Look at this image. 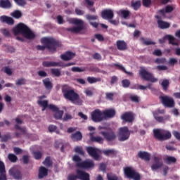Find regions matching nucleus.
I'll return each mask as SVG.
<instances>
[{
	"instance_id": "f257e3e1",
	"label": "nucleus",
	"mask_w": 180,
	"mask_h": 180,
	"mask_svg": "<svg viewBox=\"0 0 180 180\" xmlns=\"http://www.w3.org/2000/svg\"><path fill=\"white\" fill-rule=\"evenodd\" d=\"M41 43L44 45L37 46V50H40L41 51H44L47 49L49 51L54 52L56 51L57 47H61V42L53 37H43L41 39Z\"/></svg>"
},
{
	"instance_id": "f03ea898",
	"label": "nucleus",
	"mask_w": 180,
	"mask_h": 180,
	"mask_svg": "<svg viewBox=\"0 0 180 180\" xmlns=\"http://www.w3.org/2000/svg\"><path fill=\"white\" fill-rule=\"evenodd\" d=\"M62 94L65 99L70 101L74 105L81 106L82 105V99L79 98V95L74 91V89H70L68 85H63L62 86Z\"/></svg>"
},
{
	"instance_id": "7ed1b4c3",
	"label": "nucleus",
	"mask_w": 180,
	"mask_h": 180,
	"mask_svg": "<svg viewBox=\"0 0 180 180\" xmlns=\"http://www.w3.org/2000/svg\"><path fill=\"white\" fill-rule=\"evenodd\" d=\"M13 33L15 36H18V34H22L25 39H34L35 37L33 32L30 30V28L22 22L18 23L13 28Z\"/></svg>"
},
{
	"instance_id": "20e7f679",
	"label": "nucleus",
	"mask_w": 180,
	"mask_h": 180,
	"mask_svg": "<svg viewBox=\"0 0 180 180\" xmlns=\"http://www.w3.org/2000/svg\"><path fill=\"white\" fill-rule=\"evenodd\" d=\"M72 23L76 25L77 27L67 28V32L78 34V33H81L84 29H86V24L81 19L74 18L72 20Z\"/></svg>"
},
{
	"instance_id": "39448f33",
	"label": "nucleus",
	"mask_w": 180,
	"mask_h": 180,
	"mask_svg": "<svg viewBox=\"0 0 180 180\" xmlns=\"http://www.w3.org/2000/svg\"><path fill=\"white\" fill-rule=\"evenodd\" d=\"M153 137L158 141H165L169 140L172 135L169 131L162 129H153Z\"/></svg>"
},
{
	"instance_id": "423d86ee",
	"label": "nucleus",
	"mask_w": 180,
	"mask_h": 180,
	"mask_svg": "<svg viewBox=\"0 0 180 180\" xmlns=\"http://www.w3.org/2000/svg\"><path fill=\"white\" fill-rule=\"evenodd\" d=\"M72 161L75 162L77 168H94V167H95V163L93 160H86L82 162V159H81L79 156L77 155H75L72 157Z\"/></svg>"
},
{
	"instance_id": "0eeeda50",
	"label": "nucleus",
	"mask_w": 180,
	"mask_h": 180,
	"mask_svg": "<svg viewBox=\"0 0 180 180\" xmlns=\"http://www.w3.org/2000/svg\"><path fill=\"white\" fill-rule=\"evenodd\" d=\"M124 174L125 178H128V179H133V180L141 179L140 174H139V172H137L131 167H124Z\"/></svg>"
},
{
	"instance_id": "6e6552de",
	"label": "nucleus",
	"mask_w": 180,
	"mask_h": 180,
	"mask_svg": "<svg viewBox=\"0 0 180 180\" xmlns=\"http://www.w3.org/2000/svg\"><path fill=\"white\" fill-rule=\"evenodd\" d=\"M133 133V131L129 130L128 127H122L118 129V140L119 141H126L130 139V134Z\"/></svg>"
},
{
	"instance_id": "1a4fd4ad",
	"label": "nucleus",
	"mask_w": 180,
	"mask_h": 180,
	"mask_svg": "<svg viewBox=\"0 0 180 180\" xmlns=\"http://www.w3.org/2000/svg\"><path fill=\"white\" fill-rule=\"evenodd\" d=\"M153 115L154 119L156 120V122H158V123H165L167 120H169V115H165L164 117L160 116V115H165V110L160 109L153 111Z\"/></svg>"
},
{
	"instance_id": "9d476101",
	"label": "nucleus",
	"mask_w": 180,
	"mask_h": 180,
	"mask_svg": "<svg viewBox=\"0 0 180 180\" xmlns=\"http://www.w3.org/2000/svg\"><path fill=\"white\" fill-rule=\"evenodd\" d=\"M139 75L141 77L142 79L145 81H148L149 82H157L158 79L154 77V75L151 72H148L145 68H142L139 70Z\"/></svg>"
},
{
	"instance_id": "9b49d317",
	"label": "nucleus",
	"mask_w": 180,
	"mask_h": 180,
	"mask_svg": "<svg viewBox=\"0 0 180 180\" xmlns=\"http://www.w3.org/2000/svg\"><path fill=\"white\" fill-rule=\"evenodd\" d=\"M159 98L160 99L162 105H165V108H174L175 107V101L172 97L169 96H160Z\"/></svg>"
},
{
	"instance_id": "f8f14e48",
	"label": "nucleus",
	"mask_w": 180,
	"mask_h": 180,
	"mask_svg": "<svg viewBox=\"0 0 180 180\" xmlns=\"http://www.w3.org/2000/svg\"><path fill=\"white\" fill-rule=\"evenodd\" d=\"M43 67H71V65H75V63H68L66 64H63L61 62H51V61H44L42 63Z\"/></svg>"
},
{
	"instance_id": "ddd939ff",
	"label": "nucleus",
	"mask_w": 180,
	"mask_h": 180,
	"mask_svg": "<svg viewBox=\"0 0 180 180\" xmlns=\"http://www.w3.org/2000/svg\"><path fill=\"white\" fill-rule=\"evenodd\" d=\"M91 120L95 122V123H99L102 120H105V117H103V112L101 111L99 109H96L91 112Z\"/></svg>"
},
{
	"instance_id": "4468645a",
	"label": "nucleus",
	"mask_w": 180,
	"mask_h": 180,
	"mask_svg": "<svg viewBox=\"0 0 180 180\" xmlns=\"http://www.w3.org/2000/svg\"><path fill=\"white\" fill-rule=\"evenodd\" d=\"M100 134H101V136L104 137L105 140H106V141H108V142L115 141V140H116L117 137L116 136V133L114 132V131L112 129H110L106 131H101Z\"/></svg>"
},
{
	"instance_id": "2eb2a0df",
	"label": "nucleus",
	"mask_w": 180,
	"mask_h": 180,
	"mask_svg": "<svg viewBox=\"0 0 180 180\" xmlns=\"http://www.w3.org/2000/svg\"><path fill=\"white\" fill-rule=\"evenodd\" d=\"M8 174L10 176H12V178L15 180H22L23 178V174H22V172L17 167L11 168L8 171Z\"/></svg>"
},
{
	"instance_id": "dca6fc26",
	"label": "nucleus",
	"mask_w": 180,
	"mask_h": 180,
	"mask_svg": "<svg viewBox=\"0 0 180 180\" xmlns=\"http://www.w3.org/2000/svg\"><path fill=\"white\" fill-rule=\"evenodd\" d=\"M120 117L125 123H133L134 122V114L130 111L124 112Z\"/></svg>"
},
{
	"instance_id": "f3484780",
	"label": "nucleus",
	"mask_w": 180,
	"mask_h": 180,
	"mask_svg": "<svg viewBox=\"0 0 180 180\" xmlns=\"http://www.w3.org/2000/svg\"><path fill=\"white\" fill-rule=\"evenodd\" d=\"M86 151L89 155L92 157L94 160H95L96 161H98V160H99V158L101 157L99 155V153H98V151H99V149L96 148H94L92 146H89L86 148Z\"/></svg>"
},
{
	"instance_id": "a211bd4d",
	"label": "nucleus",
	"mask_w": 180,
	"mask_h": 180,
	"mask_svg": "<svg viewBox=\"0 0 180 180\" xmlns=\"http://www.w3.org/2000/svg\"><path fill=\"white\" fill-rule=\"evenodd\" d=\"M153 161L155 163L151 166L153 171H155V169H160V168L162 167L163 163L161 157L153 155Z\"/></svg>"
},
{
	"instance_id": "6ab92c4d",
	"label": "nucleus",
	"mask_w": 180,
	"mask_h": 180,
	"mask_svg": "<svg viewBox=\"0 0 180 180\" xmlns=\"http://www.w3.org/2000/svg\"><path fill=\"white\" fill-rule=\"evenodd\" d=\"M172 12H174V6L167 5L165 7V8L159 10L158 13L161 15L162 18H165V13H171Z\"/></svg>"
},
{
	"instance_id": "aec40b11",
	"label": "nucleus",
	"mask_w": 180,
	"mask_h": 180,
	"mask_svg": "<svg viewBox=\"0 0 180 180\" xmlns=\"http://www.w3.org/2000/svg\"><path fill=\"white\" fill-rule=\"evenodd\" d=\"M101 16L103 19L109 20L110 19H113V16H115V14L113 13V11L110 9H106L101 12Z\"/></svg>"
},
{
	"instance_id": "412c9836",
	"label": "nucleus",
	"mask_w": 180,
	"mask_h": 180,
	"mask_svg": "<svg viewBox=\"0 0 180 180\" xmlns=\"http://www.w3.org/2000/svg\"><path fill=\"white\" fill-rule=\"evenodd\" d=\"M116 47L120 51H126L127 50V43L124 40H117L116 41Z\"/></svg>"
},
{
	"instance_id": "4be33fe9",
	"label": "nucleus",
	"mask_w": 180,
	"mask_h": 180,
	"mask_svg": "<svg viewBox=\"0 0 180 180\" xmlns=\"http://www.w3.org/2000/svg\"><path fill=\"white\" fill-rule=\"evenodd\" d=\"M103 115L104 120L105 119H112V117H115L116 115V111L114 109H108L103 111Z\"/></svg>"
},
{
	"instance_id": "5701e85b",
	"label": "nucleus",
	"mask_w": 180,
	"mask_h": 180,
	"mask_svg": "<svg viewBox=\"0 0 180 180\" xmlns=\"http://www.w3.org/2000/svg\"><path fill=\"white\" fill-rule=\"evenodd\" d=\"M0 20L3 23H6L7 25H9L10 26H12L15 24V20L11 17H8L6 15H2L0 17Z\"/></svg>"
},
{
	"instance_id": "b1692460",
	"label": "nucleus",
	"mask_w": 180,
	"mask_h": 180,
	"mask_svg": "<svg viewBox=\"0 0 180 180\" xmlns=\"http://www.w3.org/2000/svg\"><path fill=\"white\" fill-rule=\"evenodd\" d=\"M74 57H75V53L71 51H67L65 54L60 56V58L63 60V61H70V60H72Z\"/></svg>"
},
{
	"instance_id": "393cba45",
	"label": "nucleus",
	"mask_w": 180,
	"mask_h": 180,
	"mask_svg": "<svg viewBox=\"0 0 180 180\" xmlns=\"http://www.w3.org/2000/svg\"><path fill=\"white\" fill-rule=\"evenodd\" d=\"M76 172L78 175L79 179H80V180H90L89 174L85 172L84 171L77 169L76 171Z\"/></svg>"
},
{
	"instance_id": "a878e982",
	"label": "nucleus",
	"mask_w": 180,
	"mask_h": 180,
	"mask_svg": "<svg viewBox=\"0 0 180 180\" xmlns=\"http://www.w3.org/2000/svg\"><path fill=\"white\" fill-rule=\"evenodd\" d=\"M47 175H49V169L43 166L40 167L38 174L39 179H42V178H44V176H47Z\"/></svg>"
},
{
	"instance_id": "bb28decb",
	"label": "nucleus",
	"mask_w": 180,
	"mask_h": 180,
	"mask_svg": "<svg viewBox=\"0 0 180 180\" xmlns=\"http://www.w3.org/2000/svg\"><path fill=\"white\" fill-rule=\"evenodd\" d=\"M0 8L3 9H11L12 3L9 0H0Z\"/></svg>"
},
{
	"instance_id": "cd10ccee",
	"label": "nucleus",
	"mask_w": 180,
	"mask_h": 180,
	"mask_svg": "<svg viewBox=\"0 0 180 180\" xmlns=\"http://www.w3.org/2000/svg\"><path fill=\"white\" fill-rule=\"evenodd\" d=\"M84 2L86 4L87 9L90 11V12H93V13H95L96 12V9H95L94 5H95V2H94V0H84Z\"/></svg>"
},
{
	"instance_id": "c85d7f7f",
	"label": "nucleus",
	"mask_w": 180,
	"mask_h": 180,
	"mask_svg": "<svg viewBox=\"0 0 180 180\" xmlns=\"http://www.w3.org/2000/svg\"><path fill=\"white\" fill-rule=\"evenodd\" d=\"M90 140L93 143H98L99 144H103V138L101 136H94V133H90Z\"/></svg>"
},
{
	"instance_id": "c756f323",
	"label": "nucleus",
	"mask_w": 180,
	"mask_h": 180,
	"mask_svg": "<svg viewBox=\"0 0 180 180\" xmlns=\"http://www.w3.org/2000/svg\"><path fill=\"white\" fill-rule=\"evenodd\" d=\"M158 26L159 29L164 30V29H169L171 25L169 24V22H165L162 20H158Z\"/></svg>"
},
{
	"instance_id": "7c9ffc66",
	"label": "nucleus",
	"mask_w": 180,
	"mask_h": 180,
	"mask_svg": "<svg viewBox=\"0 0 180 180\" xmlns=\"http://www.w3.org/2000/svg\"><path fill=\"white\" fill-rule=\"evenodd\" d=\"M71 139L73 141H81L82 140V134L77 131L71 135Z\"/></svg>"
},
{
	"instance_id": "2f4dec72",
	"label": "nucleus",
	"mask_w": 180,
	"mask_h": 180,
	"mask_svg": "<svg viewBox=\"0 0 180 180\" xmlns=\"http://www.w3.org/2000/svg\"><path fill=\"white\" fill-rule=\"evenodd\" d=\"M138 157L141 160H144L145 161H150V153L147 152H141L139 151L138 153Z\"/></svg>"
},
{
	"instance_id": "473e14b6",
	"label": "nucleus",
	"mask_w": 180,
	"mask_h": 180,
	"mask_svg": "<svg viewBox=\"0 0 180 180\" xmlns=\"http://www.w3.org/2000/svg\"><path fill=\"white\" fill-rule=\"evenodd\" d=\"M117 15L122 16L124 19H127L130 16V11L129 10L121 9L117 12Z\"/></svg>"
},
{
	"instance_id": "72a5a7b5",
	"label": "nucleus",
	"mask_w": 180,
	"mask_h": 180,
	"mask_svg": "<svg viewBox=\"0 0 180 180\" xmlns=\"http://www.w3.org/2000/svg\"><path fill=\"white\" fill-rule=\"evenodd\" d=\"M165 39H167L169 41V44H172V46H179L178 42H175V37L171 34L165 35Z\"/></svg>"
},
{
	"instance_id": "f704fd0d",
	"label": "nucleus",
	"mask_w": 180,
	"mask_h": 180,
	"mask_svg": "<svg viewBox=\"0 0 180 180\" xmlns=\"http://www.w3.org/2000/svg\"><path fill=\"white\" fill-rule=\"evenodd\" d=\"M37 103L39 106H41V108H42V112H44V110L49 108V101L47 100H39L37 101Z\"/></svg>"
},
{
	"instance_id": "c9c22d12",
	"label": "nucleus",
	"mask_w": 180,
	"mask_h": 180,
	"mask_svg": "<svg viewBox=\"0 0 180 180\" xmlns=\"http://www.w3.org/2000/svg\"><path fill=\"white\" fill-rule=\"evenodd\" d=\"M46 89H52L53 83L50 81V78H46L42 81Z\"/></svg>"
},
{
	"instance_id": "e433bc0d",
	"label": "nucleus",
	"mask_w": 180,
	"mask_h": 180,
	"mask_svg": "<svg viewBox=\"0 0 180 180\" xmlns=\"http://www.w3.org/2000/svg\"><path fill=\"white\" fill-rule=\"evenodd\" d=\"M114 66H115L116 68H117V70H120V71H123V72H125V74H127V75H130L131 77H132L133 73L130 72H127L126 70V69L124 68V67H123V65H122L119 63H115V64H114Z\"/></svg>"
},
{
	"instance_id": "4c0bfd02",
	"label": "nucleus",
	"mask_w": 180,
	"mask_h": 180,
	"mask_svg": "<svg viewBox=\"0 0 180 180\" xmlns=\"http://www.w3.org/2000/svg\"><path fill=\"white\" fill-rule=\"evenodd\" d=\"M131 8H133L134 11H139V9H140V7L141 6V1H131Z\"/></svg>"
},
{
	"instance_id": "58836bf2",
	"label": "nucleus",
	"mask_w": 180,
	"mask_h": 180,
	"mask_svg": "<svg viewBox=\"0 0 180 180\" xmlns=\"http://www.w3.org/2000/svg\"><path fill=\"white\" fill-rule=\"evenodd\" d=\"M44 165L45 167H47L48 168H50V167H53V161L51 160V158L50 156H47L44 161L43 162Z\"/></svg>"
},
{
	"instance_id": "ea45409f",
	"label": "nucleus",
	"mask_w": 180,
	"mask_h": 180,
	"mask_svg": "<svg viewBox=\"0 0 180 180\" xmlns=\"http://www.w3.org/2000/svg\"><path fill=\"white\" fill-rule=\"evenodd\" d=\"M165 162L168 165L171 164H176V158L174 156H169L165 159Z\"/></svg>"
},
{
	"instance_id": "a19ab883",
	"label": "nucleus",
	"mask_w": 180,
	"mask_h": 180,
	"mask_svg": "<svg viewBox=\"0 0 180 180\" xmlns=\"http://www.w3.org/2000/svg\"><path fill=\"white\" fill-rule=\"evenodd\" d=\"M63 115H64V111L60 110L59 109H58V110L55 112L54 117L57 120H60L63 119Z\"/></svg>"
},
{
	"instance_id": "79ce46f5",
	"label": "nucleus",
	"mask_w": 180,
	"mask_h": 180,
	"mask_svg": "<svg viewBox=\"0 0 180 180\" xmlns=\"http://www.w3.org/2000/svg\"><path fill=\"white\" fill-rule=\"evenodd\" d=\"M101 78H96L94 77H88L87 82L89 84H95L96 82H100Z\"/></svg>"
},
{
	"instance_id": "37998d69",
	"label": "nucleus",
	"mask_w": 180,
	"mask_h": 180,
	"mask_svg": "<svg viewBox=\"0 0 180 180\" xmlns=\"http://www.w3.org/2000/svg\"><path fill=\"white\" fill-rule=\"evenodd\" d=\"M74 151L80 155H85V153L84 152V149H82V146H76L74 149Z\"/></svg>"
},
{
	"instance_id": "c03bdc74",
	"label": "nucleus",
	"mask_w": 180,
	"mask_h": 180,
	"mask_svg": "<svg viewBox=\"0 0 180 180\" xmlns=\"http://www.w3.org/2000/svg\"><path fill=\"white\" fill-rule=\"evenodd\" d=\"M140 40L145 44V46H151V44H153V45L155 44V42H154L150 39L146 40V39H144V37H141Z\"/></svg>"
},
{
	"instance_id": "a18cd8bd",
	"label": "nucleus",
	"mask_w": 180,
	"mask_h": 180,
	"mask_svg": "<svg viewBox=\"0 0 180 180\" xmlns=\"http://www.w3.org/2000/svg\"><path fill=\"white\" fill-rule=\"evenodd\" d=\"M11 16L15 18V19H20V18H22V12H20V11L16 10L11 13Z\"/></svg>"
},
{
	"instance_id": "49530a36",
	"label": "nucleus",
	"mask_w": 180,
	"mask_h": 180,
	"mask_svg": "<svg viewBox=\"0 0 180 180\" xmlns=\"http://www.w3.org/2000/svg\"><path fill=\"white\" fill-rule=\"evenodd\" d=\"M32 154L35 160H41V157H43V153L39 150L34 151Z\"/></svg>"
},
{
	"instance_id": "de8ad7c7",
	"label": "nucleus",
	"mask_w": 180,
	"mask_h": 180,
	"mask_svg": "<svg viewBox=\"0 0 180 180\" xmlns=\"http://www.w3.org/2000/svg\"><path fill=\"white\" fill-rule=\"evenodd\" d=\"M8 159L11 162H16L18 161V156H16L15 154L9 153L8 155Z\"/></svg>"
},
{
	"instance_id": "09e8293b",
	"label": "nucleus",
	"mask_w": 180,
	"mask_h": 180,
	"mask_svg": "<svg viewBox=\"0 0 180 180\" xmlns=\"http://www.w3.org/2000/svg\"><path fill=\"white\" fill-rule=\"evenodd\" d=\"M51 73L52 75H54V77H60L61 75V71H60L59 69H51Z\"/></svg>"
},
{
	"instance_id": "8fccbe9b",
	"label": "nucleus",
	"mask_w": 180,
	"mask_h": 180,
	"mask_svg": "<svg viewBox=\"0 0 180 180\" xmlns=\"http://www.w3.org/2000/svg\"><path fill=\"white\" fill-rule=\"evenodd\" d=\"M161 85L164 91H167L168 89V86H169V81L168 79H164Z\"/></svg>"
},
{
	"instance_id": "3c124183",
	"label": "nucleus",
	"mask_w": 180,
	"mask_h": 180,
	"mask_svg": "<svg viewBox=\"0 0 180 180\" xmlns=\"http://www.w3.org/2000/svg\"><path fill=\"white\" fill-rule=\"evenodd\" d=\"M108 180H119V177L115 174H107Z\"/></svg>"
},
{
	"instance_id": "603ef678",
	"label": "nucleus",
	"mask_w": 180,
	"mask_h": 180,
	"mask_svg": "<svg viewBox=\"0 0 180 180\" xmlns=\"http://www.w3.org/2000/svg\"><path fill=\"white\" fill-rule=\"evenodd\" d=\"M15 130H20L22 134H27V131L25 127H20L18 124L15 125Z\"/></svg>"
},
{
	"instance_id": "864d4df0",
	"label": "nucleus",
	"mask_w": 180,
	"mask_h": 180,
	"mask_svg": "<svg viewBox=\"0 0 180 180\" xmlns=\"http://www.w3.org/2000/svg\"><path fill=\"white\" fill-rule=\"evenodd\" d=\"M103 154H105V155H115L116 151L113 149L105 150H103Z\"/></svg>"
},
{
	"instance_id": "5fc2aeb1",
	"label": "nucleus",
	"mask_w": 180,
	"mask_h": 180,
	"mask_svg": "<svg viewBox=\"0 0 180 180\" xmlns=\"http://www.w3.org/2000/svg\"><path fill=\"white\" fill-rule=\"evenodd\" d=\"M130 84H131L130 80L127 79H124L122 80V85L123 88H129V86H130Z\"/></svg>"
},
{
	"instance_id": "6e6d98bb",
	"label": "nucleus",
	"mask_w": 180,
	"mask_h": 180,
	"mask_svg": "<svg viewBox=\"0 0 180 180\" xmlns=\"http://www.w3.org/2000/svg\"><path fill=\"white\" fill-rule=\"evenodd\" d=\"M86 19L89 22H91V20H97L98 15H92L86 14Z\"/></svg>"
},
{
	"instance_id": "4d7b16f0",
	"label": "nucleus",
	"mask_w": 180,
	"mask_h": 180,
	"mask_svg": "<svg viewBox=\"0 0 180 180\" xmlns=\"http://www.w3.org/2000/svg\"><path fill=\"white\" fill-rule=\"evenodd\" d=\"M67 179H68V180H77V179H79L78 174H70L68 176Z\"/></svg>"
},
{
	"instance_id": "13d9d810",
	"label": "nucleus",
	"mask_w": 180,
	"mask_h": 180,
	"mask_svg": "<svg viewBox=\"0 0 180 180\" xmlns=\"http://www.w3.org/2000/svg\"><path fill=\"white\" fill-rule=\"evenodd\" d=\"M14 2H15V4L17 5H18V6H25V5H26V0H13Z\"/></svg>"
},
{
	"instance_id": "bf43d9fd",
	"label": "nucleus",
	"mask_w": 180,
	"mask_h": 180,
	"mask_svg": "<svg viewBox=\"0 0 180 180\" xmlns=\"http://www.w3.org/2000/svg\"><path fill=\"white\" fill-rule=\"evenodd\" d=\"M72 71L73 72H84L85 71V68H81L78 67H73L72 68Z\"/></svg>"
},
{
	"instance_id": "052dcab7",
	"label": "nucleus",
	"mask_w": 180,
	"mask_h": 180,
	"mask_svg": "<svg viewBox=\"0 0 180 180\" xmlns=\"http://www.w3.org/2000/svg\"><path fill=\"white\" fill-rule=\"evenodd\" d=\"M26 84V79L23 78L18 79L15 82V85H25Z\"/></svg>"
},
{
	"instance_id": "680f3d73",
	"label": "nucleus",
	"mask_w": 180,
	"mask_h": 180,
	"mask_svg": "<svg viewBox=\"0 0 180 180\" xmlns=\"http://www.w3.org/2000/svg\"><path fill=\"white\" fill-rule=\"evenodd\" d=\"M129 99L132 102H134L135 103H139V102H140V100L139 99V97L137 96V95H133L129 96Z\"/></svg>"
},
{
	"instance_id": "e2e57ef3",
	"label": "nucleus",
	"mask_w": 180,
	"mask_h": 180,
	"mask_svg": "<svg viewBox=\"0 0 180 180\" xmlns=\"http://www.w3.org/2000/svg\"><path fill=\"white\" fill-rule=\"evenodd\" d=\"M75 12L76 15H77L78 16H82L83 15H85V11H84L78 8H75Z\"/></svg>"
},
{
	"instance_id": "0e129e2a",
	"label": "nucleus",
	"mask_w": 180,
	"mask_h": 180,
	"mask_svg": "<svg viewBox=\"0 0 180 180\" xmlns=\"http://www.w3.org/2000/svg\"><path fill=\"white\" fill-rule=\"evenodd\" d=\"M115 96V94L113 93H106L105 94V98L108 101H113V97Z\"/></svg>"
},
{
	"instance_id": "69168bd1",
	"label": "nucleus",
	"mask_w": 180,
	"mask_h": 180,
	"mask_svg": "<svg viewBox=\"0 0 180 180\" xmlns=\"http://www.w3.org/2000/svg\"><path fill=\"white\" fill-rule=\"evenodd\" d=\"M2 71H4L7 75H12V70L8 67H5L2 69Z\"/></svg>"
},
{
	"instance_id": "338daca9",
	"label": "nucleus",
	"mask_w": 180,
	"mask_h": 180,
	"mask_svg": "<svg viewBox=\"0 0 180 180\" xmlns=\"http://www.w3.org/2000/svg\"><path fill=\"white\" fill-rule=\"evenodd\" d=\"M84 94L86 95V96H92L94 95V92L89 88L85 89Z\"/></svg>"
},
{
	"instance_id": "774afa93",
	"label": "nucleus",
	"mask_w": 180,
	"mask_h": 180,
	"mask_svg": "<svg viewBox=\"0 0 180 180\" xmlns=\"http://www.w3.org/2000/svg\"><path fill=\"white\" fill-rule=\"evenodd\" d=\"M142 4L146 8H148L151 5V0H142Z\"/></svg>"
}]
</instances>
